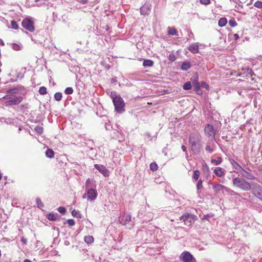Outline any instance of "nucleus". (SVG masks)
<instances>
[{"label": "nucleus", "mask_w": 262, "mask_h": 262, "mask_svg": "<svg viewBox=\"0 0 262 262\" xmlns=\"http://www.w3.org/2000/svg\"><path fill=\"white\" fill-rule=\"evenodd\" d=\"M233 186L244 191H248L251 189V186L249 182L244 178L236 177L232 180Z\"/></svg>", "instance_id": "obj_1"}, {"label": "nucleus", "mask_w": 262, "mask_h": 262, "mask_svg": "<svg viewBox=\"0 0 262 262\" xmlns=\"http://www.w3.org/2000/svg\"><path fill=\"white\" fill-rule=\"evenodd\" d=\"M201 138L195 134H191L189 137V142L191 145V148L193 151H199L201 146Z\"/></svg>", "instance_id": "obj_2"}, {"label": "nucleus", "mask_w": 262, "mask_h": 262, "mask_svg": "<svg viewBox=\"0 0 262 262\" xmlns=\"http://www.w3.org/2000/svg\"><path fill=\"white\" fill-rule=\"evenodd\" d=\"M113 101L116 112L122 113L125 111V103L120 96H116L113 97Z\"/></svg>", "instance_id": "obj_3"}, {"label": "nucleus", "mask_w": 262, "mask_h": 262, "mask_svg": "<svg viewBox=\"0 0 262 262\" xmlns=\"http://www.w3.org/2000/svg\"><path fill=\"white\" fill-rule=\"evenodd\" d=\"M21 25L25 29L31 32H33L35 30L34 22L30 18H26L24 19L21 23Z\"/></svg>", "instance_id": "obj_4"}, {"label": "nucleus", "mask_w": 262, "mask_h": 262, "mask_svg": "<svg viewBox=\"0 0 262 262\" xmlns=\"http://www.w3.org/2000/svg\"><path fill=\"white\" fill-rule=\"evenodd\" d=\"M180 258L184 262H196L193 255L187 251L182 252L180 255Z\"/></svg>", "instance_id": "obj_5"}, {"label": "nucleus", "mask_w": 262, "mask_h": 262, "mask_svg": "<svg viewBox=\"0 0 262 262\" xmlns=\"http://www.w3.org/2000/svg\"><path fill=\"white\" fill-rule=\"evenodd\" d=\"M204 132L205 135L208 137L212 139H214L215 138V132L212 125L208 124L207 125L204 129Z\"/></svg>", "instance_id": "obj_6"}, {"label": "nucleus", "mask_w": 262, "mask_h": 262, "mask_svg": "<svg viewBox=\"0 0 262 262\" xmlns=\"http://www.w3.org/2000/svg\"><path fill=\"white\" fill-rule=\"evenodd\" d=\"M252 188L253 193L260 200H262V187L258 184H254Z\"/></svg>", "instance_id": "obj_7"}, {"label": "nucleus", "mask_w": 262, "mask_h": 262, "mask_svg": "<svg viewBox=\"0 0 262 262\" xmlns=\"http://www.w3.org/2000/svg\"><path fill=\"white\" fill-rule=\"evenodd\" d=\"M9 100L6 102V105H17L20 103L23 98L21 97H10Z\"/></svg>", "instance_id": "obj_8"}, {"label": "nucleus", "mask_w": 262, "mask_h": 262, "mask_svg": "<svg viewBox=\"0 0 262 262\" xmlns=\"http://www.w3.org/2000/svg\"><path fill=\"white\" fill-rule=\"evenodd\" d=\"M237 173L241 174L243 177H244L248 180H252L255 179V177L253 174L247 171L243 167H242Z\"/></svg>", "instance_id": "obj_9"}, {"label": "nucleus", "mask_w": 262, "mask_h": 262, "mask_svg": "<svg viewBox=\"0 0 262 262\" xmlns=\"http://www.w3.org/2000/svg\"><path fill=\"white\" fill-rule=\"evenodd\" d=\"M94 167L98 170L104 177L109 176V171L105 166L102 165L95 164Z\"/></svg>", "instance_id": "obj_10"}, {"label": "nucleus", "mask_w": 262, "mask_h": 262, "mask_svg": "<svg viewBox=\"0 0 262 262\" xmlns=\"http://www.w3.org/2000/svg\"><path fill=\"white\" fill-rule=\"evenodd\" d=\"M97 196L96 190L93 189H89L87 191V198L88 200L94 201Z\"/></svg>", "instance_id": "obj_11"}, {"label": "nucleus", "mask_w": 262, "mask_h": 262, "mask_svg": "<svg viewBox=\"0 0 262 262\" xmlns=\"http://www.w3.org/2000/svg\"><path fill=\"white\" fill-rule=\"evenodd\" d=\"M198 76H197L194 78V80L192 81V83L194 90L196 92L197 94H202V91L200 89V85L198 83Z\"/></svg>", "instance_id": "obj_12"}, {"label": "nucleus", "mask_w": 262, "mask_h": 262, "mask_svg": "<svg viewBox=\"0 0 262 262\" xmlns=\"http://www.w3.org/2000/svg\"><path fill=\"white\" fill-rule=\"evenodd\" d=\"M131 221V215L128 214L123 215L119 217V222L120 224L125 225Z\"/></svg>", "instance_id": "obj_13"}, {"label": "nucleus", "mask_w": 262, "mask_h": 262, "mask_svg": "<svg viewBox=\"0 0 262 262\" xmlns=\"http://www.w3.org/2000/svg\"><path fill=\"white\" fill-rule=\"evenodd\" d=\"M180 219L183 220L185 224L187 226H190L191 224V219L190 218V215L189 214L182 216L180 217Z\"/></svg>", "instance_id": "obj_14"}, {"label": "nucleus", "mask_w": 262, "mask_h": 262, "mask_svg": "<svg viewBox=\"0 0 262 262\" xmlns=\"http://www.w3.org/2000/svg\"><path fill=\"white\" fill-rule=\"evenodd\" d=\"M213 172L218 177H222L225 174V170L220 167H216Z\"/></svg>", "instance_id": "obj_15"}, {"label": "nucleus", "mask_w": 262, "mask_h": 262, "mask_svg": "<svg viewBox=\"0 0 262 262\" xmlns=\"http://www.w3.org/2000/svg\"><path fill=\"white\" fill-rule=\"evenodd\" d=\"M188 49L193 54L199 52V46L197 43H192L188 47Z\"/></svg>", "instance_id": "obj_16"}, {"label": "nucleus", "mask_w": 262, "mask_h": 262, "mask_svg": "<svg viewBox=\"0 0 262 262\" xmlns=\"http://www.w3.org/2000/svg\"><path fill=\"white\" fill-rule=\"evenodd\" d=\"M230 162L233 168L237 172H238L239 170L242 168V167L239 165L234 160H230Z\"/></svg>", "instance_id": "obj_17"}, {"label": "nucleus", "mask_w": 262, "mask_h": 262, "mask_svg": "<svg viewBox=\"0 0 262 262\" xmlns=\"http://www.w3.org/2000/svg\"><path fill=\"white\" fill-rule=\"evenodd\" d=\"M150 10L148 5H144L140 8V12L142 15H146L149 13Z\"/></svg>", "instance_id": "obj_18"}, {"label": "nucleus", "mask_w": 262, "mask_h": 262, "mask_svg": "<svg viewBox=\"0 0 262 262\" xmlns=\"http://www.w3.org/2000/svg\"><path fill=\"white\" fill-rule=\"evenodd\" d=\"M168 34L169 35H176V36L178 35L177 30H176V28H174L173 27H168Z\"/></svg>", "instance_id": "obj_19"}, {"label": "nucleus", "mask_w": 262, "mask_h": 262, "mask_svg": "<svg viewBox=\"0 0 262 262\" xmlns=\"http://www.w3.org/2000/svg\"><path fill=\"white\" fill-rule=\"evenodd\" d=\"M191 67L190 63L189 62H184L182 63L181 69L183 71H187Z\"/></svg>", "instance_id": "obj_20"}, {"label": "nucleus", "mask_w": 262, "mask_h": 262, "mask_svg": "<svg viewBox=\"0 0 262 262\" xmlns=\"http://www.w3.org/2000/svg\"><path fill=\"white\" fill-rule=\"evenodd\" d=\"M224 186L221 184H215L213 186V189L216 192L223 190Z\"/></svg>", "instance_id": "obj_21"}, {"label": "nucleus", "mask_w": 262, "mask_h": 262, "mask_svg": "<svg viewBox=\"0 0 262 262\" xmlns=\"http://www.w3.org/2000/svg\"><path fill=\"white\" fill-rule=\"evenodd\" d=\"M84 240L88 244H91L94 242V239L93 236H86L84 237Z\"/></svg>", "instance_id": "obj_22"}, {"label": "nucleus", "mask_w": 262, "mask_h": 262, "mask_svg": "<svg viewBox=\"0 0 262 262\" xmlns=\"http://www.w3.org/2000/svg\"><path fill=\"white\" fill-rule=\"evenodd\" d=\"M154 64V62L151 60H145L143 63L144 67H150Z\"/></svg>", "instance_id": "obj_23"}, {"label": "nucleus", "mask_w": 262, "mask_h": 262, "mask_svg": "<svg viewBox=\"0 0 262 262\" xmlns=\"http://www.w3.org/2000/svg\"><path fill=\"white\" fill-rule=\"evenodd\" d=\"M227 23V19L225 17H223L220 19L218 24L220 27H224Z\"/></svg>", "instance_id": "obj_24"}, {"label": "nucleus", "mask_w": 262, "mask_h": 262, "mask_svg": "<svg viewBox=\"0 0 262 262\" xmlns=\"http://www.w3.org/2000/svg\"><path fill=\"white\" fill-rule=\"evenodd\" d=\"M57 214L50 213L47 215V218L50 221H55L57 219Z\"/></svg>", "instance_id": "obj_25"}, {"label": "nucleus", "mask_w": 262, "mask_h": 262, "mask_svg": "<svg viewBox=\"0 0 262 262\" xmlns=\"http://www.w3.org/2000/svg\"><path fill=\"white\" fill-rule=\"evenodd\" d=\"M46 155L47 157L49 158H52L54 157V152L53 150L51 149H48L46 151Z\"/></svg>", "instance_id": "obj_26"}, {"label": "nucleus", "mask_w": 262, "mask_h": 262, "mask_svg": "<svg viewBox=\"0 0 262 262\" xmlns=\"http://www.w3.org/2000/svg\"><path fill=\"white\" fill-rule=\"evenodd\" d=\"M192 85L190 81H187L183 85V89L185 90H189L191 89Z\"/></svg>", "instance_id": "obj_27"}, {"label": "nucleus", "mask_w": 262, "mask_h": 262, "mask_svg": "<svg viewBox=\"0 0 262 262\" xmlns=\"http://www.w3.org/2000/svg\"><path fill=\"white\" fill-rule=\"evenodd\" d=\"M72 214L73 216L77 217V218H81V215L80 212L75 209H74L72 211Z\"/></svg>", "instance_id": "obj_28"}, {"label": "nucleus", "mask_w": 262, "mask_h": 262, "mask_svg": "<svg viewBox=\"0 0 262 262\" xmlns=\"http://www.w3.org/2000/svg\"><path fill=\"white\" fill-rule=\"evenodd\" d=\"M62 97V94L60 92H57L54 95V98L56 101H60Z\"/></svg>", "instance_id": "obj_29"}, {"label": "nucleus", "mask_w": 262, "mask_h": 262, "mask_svg": "<svg viewBox=\"0 0 262 262\" xmlns=\"http://www.w3.org/2000/svg\"><path fill=\"white\" fill-rule=\"evenodd\" d=\"M36 203L37 204V206L39 209H41L43 207V204H42L41 200L39 198H37L36 199Z\"/></svg>", "instance_id": "obj_30"}, {"label": "nucleus", "mask_w": 262, "mask_h": 262, "mask_svg": "<svg viewBox=\"0 0 262 262\" xmlns=\"http://www.w3.org/2000/svg\"><path fill=\"white\" fill-rule=\"evenodd\" d=\"M222 161V159L221 157H218L217 160L212 159L211 160V162L212 163H215V164L216 165L221 164Z\"/></svg>", "instance_id": "obj_31"}, {"label": "nucleus", "mask_w": 262, "mask_h": 262, "mask_svg": "<svg viewBox=\"0 0 262 262\" xmlns=\"http://www.w3.org/2000/svg\"><path fill=\"white\" fill-rule=\"evenodd\" d=\"M200 171L198 170H195L193 171V178L195 181L198 180L200 176Z\"/></svg>", "instance_id": "obj_32"}, {"label": "nucleus", "mask_w": 262, "mask_h": 262, "mask_svg": "<svg viewBox=\"0 0 262 262\" xmlns=\"http://www.w3.org/2000/svg\"><path fill=\"white\" fill-rule=\"evenodd\" d=\"M47 88L45 86H41L39 90V93L40 95H43L47 94Z\"/></svg>", "instance_id": "obj_33"}, {"label": "nucleus", "mask_w": 262, "mask_h": 262, "mask_svg": "<svg viewBox=\"0 0 262 262\" xmlns=\"http://www.w3.org/2000/svg\"><path fill=\"white\" fill-rule=\"evenodd\" d=\"M11 28L13 29L17 30L18 28V25L16 21L12 20L11 21Z\"/></svg>", "instance_id": "obj_34"}, {"label": "nucleus", "mask_w": 262, "mask_h": 262, "mask_svg": "<svg viewBox=\"0 0 262 262\" xmlns=\"http://www.w3.org/2000/svg\"><path fill=\"white\" fill-rule=\"evenodd\" d=\"M64 93L67 95L72 94L73 93V90L71 87L67 88L66 89Z\"/></svg>", "instance_id": "obj_35"}, {"label": "nucleus", "mask_w": 262, "mask_h": 262, "mask_svg": "<svg viewBox=\"0 0 262 262\" xmlns=\"http://www.w3.org/2000/svg\"><path fill=\"white\" fill-rule=\"evenodd\" d=\"M35 130L39 134H41L43 133V128L42 127L37 126L35 128Z\"/></svg>", "instance_id": "obj_36"}, {"label": "nucleus", "mask_w": 262, "mask_h": 262, "mask_svg": "<svg viewBox=\"0 0 262 262\" xmlns=\"http://www.w3.org/2000/svg\"><path fill=\"white\" fill-rule=\"evenodd\" d=\"M150 169L152 171H155L157 169L158 166L156 163H151L150 164Z\"/></svg>", "instance_id": "obj_37"}, {"label": "nucleus", "mask_w": 262, "mask_h": 262, "mask_svg": "<svg viewBox=\"0 0 262 262\" xmlns=\"http://www.w3.org/2000/svg\"><path fill=\"white\" fill-rule=\"evenodd\" d=\"M202 182H203L202 180L201 179L198 181L197 185H196V188H197L198 191H199V190L202 189V188L203 187Z\"/></svg>", "instance_id": "obj_38"}, {"label": "nucleus", "mask_w": 262, "mask_h": 262, "mask_svg": "<svg viewBox=\"0 0 262 262\" xmlns=\"http://www.w3.org/2000/svg\"><path fill=\"white\" fill-rule=\"evenodd\" d=\"M229 24L231 27H234L237 26V23L234 19L230 20Z\"/></svg>", "instance_id": "obj_39"}, {"label": "nucleus", "mask_w": 262, "mask_h": 262, "mask_svg": "<svg viewBox=\"0 0 262 262\" xmlns=\"http://www.w3.org/2000/svg\"><path fill=\"white\" fill-rule=\"evenodd\" d=\"M254 6L258 8H262V2L260 1H257L254 3Z\"/></svg>", "instance_id": "obj_40"}, {"label": "nucleus", "mask_w": 262, "mask_h": 262, "mask_svg": "<svg viewBox=\"0 0 262 262\" xmlns=\"http://www.w3.org/2000/svg\"><path fill=\"white\" fill-rule=\"evenodd\" d=\"M168 59L169 60L173 62L176 59V57L174 54H170L168 56Z\"/></svg>", "instance_id": "obj_41"}, {"label": "nucleus", "mask_w": 262, "mask_h": 262, "mask_svg": "<svg viewBox=\"0 0 262 262\" xmlns=\"http://www.w3.org/2000/svg\"><path fill=\"white\" fill-rule=\"evenodd\" d=\"M67 223L70 226H74L75 224V221L73 219H69L67 220Z\"/></svg>", "instance_id": "obj_42"}, {"label": "nucleus", "mask_w": 262, "mask_h": 262, "mask_svg": "<svg viewBox=\"0 0 262 262\" xmlns=\"http://www.w3.org/2000/svg\"><path fill=\"white\" fill-rule=\"evenodd\" d=\"M58 211L61 213H64L66 211V209L64 207H59L58 208Z\"/></svg>", "instance_id": "obj_43"}, {"label": "nucleus", "mask_w": 262, "mask_h": 262, "mask_svg": "<svg viewBox=\"0 0 262 262\" xmlns=\"http://www.w3.org/2000/svg\"><path fill=\"white\" fill-rule=\"evenodd\" d=\"M200 3L204 5H208L210 3V0H200Z\"/></svg>", "instance_id": "obj_44"}, {"label": "nucleus", "mask_w": 262, "mask_h": 262, "mask_svg": "<svg viewBox=\"0 0 262 262\" xmlns=\"http://www.w3.org/2000/svg\"><path fill=\"white\" fill-rule=\"evenodd\" d=\"M206 150L208 151L210 153H212L213 151V149L211 147L210 145H207L205 147Z\"/></svg>", "instance_id": "obj_45"}, {"label": "nucleus", "mask_w": 262, "mask_h": 262, "mask_svg": "<svg viewBox=\"0 0 262 262\" xmlns=\"http://www.w3.org/2000/svg\"><path fill=\"white\" fill-rule=\"evenodd\" d=\"M13 48L15 50L18 51V50H20V46L19 45H18L17 44H14L13 46Z\"/></svg>", "instance_id": "obj_46"}, {"label": "nucleus", "mask_w": 262, "mask_h": 262, "mask_svg": "<svg viewBox=\"0 0 262 262\" xmlns=\"http://www.w3.org/2000/svg\"><path fill=\"white\" fill-rule=\"evenodd\" d=\"M201 86L206 88L207 89L209 88V85L207 83H206L205 82H201Z\"/></svg>", "instance_id": "obj_47"}, {"label": "nucleus", "mask_w": 262, "mask_h": 262, "mask_svg": "<svg viewBox=\"0 0 262 262\" xmlns=\"http://www.w3.org/2000/svg\"><path fill=\"white\" fill-rule=\"evenodd\" d=\"M229 193L231 195H238V193L235 192L233 190H230V192H229Z\"/></svg>", "instance_id": "obj_48"}, {"label": "nucleus", "mask_w": 262, "mask_h": 262, "mask_svg": "<svg viewBox=\"0 0 262 262\" xmlns=\"http://www.w3.org/2000/svg\"><path fill=\"white\" fill-rule=\"evenodd\" d=\"M21 242H22L24 244H27V239L26 238H25V237H21Z\"/></svg>", "instance_id": "obj_49"}, {"label": "nucleus", "mask_w": 262, "mask_h": 262, "mask_svg": "<svg viewBox=\"0 0 262 262\" xmlns=\"http://www.w3.org/2000/svg\"><path fill=\"white\" fill-rule=\"evenodd\" d=\"M223 190H224L225 191H226V192L229 193L231 189L230 188L224 186Z\"/></svg>", "instance_id": "obj_50"}, {"label": "nucleus", "mask_w": 262, "mask_h": 262, "mask_svg": "<svg viewBox=\"0 0 262 262\" xmlns=\"http://www.w3.org/2000/svg\"><path fill=\"white\" fill-rule=\"evenodd\" d=\"M181 148L183 150V151H186V147L185 145H182V147H181Z\"/></svg>", "instance_id": "obj_51"}, {"label": "nucleus", "mask_w": 262, "mask_h": 262, "mask_svg": "<svg viewBox=\"0 0 262 262\" xmlns=\"http://www.w3.org/2000/svg\"><path fill=\"white\" fill-rule=\"evenodd\" d=\"M86 196H87V192H86V193H85L82 195V198H83V199H85Z\"/></svg>", "instance_id": "obj_52"}, {"label": "nucleus", "mask_w": 262, "mask_h": 262, "mask_svg": "<svg viewBox=\"0 0 262 262\" xmlns=\"http://www.w3.org/2000/svg\"><path fill=\"white\" fill-rule=\"evenodd\" d=\"M24 262H32V261H31L30 259H26L24 260Z\"/></svg>", "instance_id": "obj_53"}, {"label": "nucleus", "mask_w": 262, "mask_h": 262, "mask_svg": "<svg viewBox=\"0 0 262 262\" xmlns=\"http://www.w3.org/2000/svg\"><path fill=\"white\" fill-rule=\"evenodd\" d=\"M0 44H1L3 46L4 45V42H3V40L1 39H0Z\"/></svg>", "instance_id": "obj_54"}, {"label": "nucleus", "mask_w": 262, "mask_h": 262, "mask_svg": "<svg viewBox=\"0 0 262 262\" xmlns=\"http://www.w3.org/2000/svg\"><path fill=\"white\" fill-rule=\"evenodd\" d=\"M234 38H235L236 39H237V38H238V35L237 34H235L234 35Z\"/></svg>", "instance_id": "obj_55"}, {"label": "nucleus", "mask_w": 262, "mask_h": 262, "mask_svg": "<svg viewBox=\"0 0 262 262\" xmlns=\"http://www.w3.org/2000/svg\"><path fill=\"white\" fill-rule=\"evenodd\" d=\"M13 91H14L13 90H11L9 91V92L11 93H13Z\"/></svg>", "instance_id": "obj_56"}]
</instances>
